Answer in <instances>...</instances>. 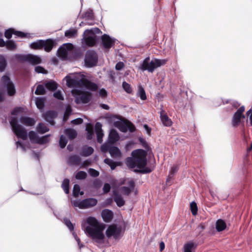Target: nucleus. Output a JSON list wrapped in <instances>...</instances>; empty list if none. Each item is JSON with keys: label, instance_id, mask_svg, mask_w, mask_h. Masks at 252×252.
Instances as JSON below:
<instances>
[{"label": "nucleus", "instance_id": "obj_59", "mask_svg": "<svg viewBox=\"0 0 252 252\" xmlns=\"http://www.w3.org/2000/svg\"><path fill=\"white\" fill-rule=\"evenodd\" d=\"M89 173L91 176L94 177H96L99 176V172L93 168H90L89 169Z\"/></svg>", "mask_w": 252, "mask_h": 252}, {"label": "nucleus", "instance_id": "obj_16", "mask_svg": "<svg viewBox=\"0 0 252 252\" xmlns=\"http://www.w3.org/2000/svg\"><path fill=\"white\" fill-rule=\"evenodd\" d=\"M128 187H122L121 188V191L124 195H128L135 187V182L133 180H130L128 182Z\"/></svg>", "mask_w": 252, "mask_h": 252}, {"label": "nucleus", "instance_id": "obj_5", "mask_svg": "<svg viewBox=\"0 0 252 252\" xmlns=\"http://www.w3.org/2000/svg\"><path fill=\"white\" fill-rule=\"evenodd\" d=\"M10 124L14 134L18 138H20L23 140H26L27 139V131L24 127L18 124L17 118L15 117H11L10 120Z\"/></svg>", "mask_w": 252, "mask_h": 252}, {"label": "nucleus", "instance_id": "obj_4", "mask_svg": "<svg viewBox=\"0 0 252 252\" xmlns=\"http://www.w3.org/2000/svg\"><path fill=\"white\" fill-rule=\"evenodd\" d=\"M167 62V59L153 58L151 60L150 57H147L140 63L139 68L142 71L147 70L153 73L156 68L164 65Z\"/></svg>", "mask_w": 252, "mask_h": 252}, {"label": "nucleus", "instance_id": "obj_6", "mask_svg": "<svg viewBox=\"0 0 252 252\" xmlns=\"http://www.w3.org/2000/svg\"><path fill=\"white\" fill-rule=\"evenodd\" d=\"M73 45L71 43H64L57 50V55L62 60H66L73 53Z\"/></svg>", "mask_w": 252, "mask_h": 252}, {"label": "nucleus", "instance_id": "obj_53", "mask_svg": "<svg viewBox=\"0 0 252 252\" xmlns=\"http://www.w3.org/2000/svg\"><path fill=\"white\" fill-rule=\"evenodd\" d=\"M14 32H15V31L12 29L6 30L4 33L5 37L8 39H10L12 34H14Z\"/></svg>", "mask_w": 252, "mask_h": 252}, {"label": "nucleus", "instance_id": "obj_49", "mask_svg": "<svg viewBox=\"0 0 252 252\" xmlns=\"http://www.w3.org/2000/svg\"><path fill=\"white\" fill-rule=\"evenodd\" d=\"M67 143V140L66 137L63 135H62L59 140V145L60 147L62 149L64 148L66 145Z\"/></svg>", "mask_w": 252, "mask_h": 252}, {"label": "nucleus", "instance_id": "obj_45", "mask_svg": "<svg viewBox=\"0 0 252 252\" xmlns=\"http://www.w3.org/2000/svg\"><path fill=\"white\" fill-rule=\"evenodd\" d=\"M45 92L46 91L44 86L42 85H38L35 91V94L37 95H42L45 94Z\"/></svg>", "mask_w": 252, "mask_h": 252}, {"label": "nucleus", "instance_id": "obj_22", "mask_svg": "<svg viewBox=\"0 0 252 252\" xmlns=\"http://www.w3.org/2000/svg\"><path fill=\"white\" fill-rule=\"evenodd\" d=\"M20 121L21 123L27 126H32L35 123L34 119L28 117H21Z\"/></svg>", "mask_w": 252, "mask_h": 252}, {"label": "nucleus", "instance_id": "obj_55", "mask_svg": "<svg viewBox=\"0 0 252 252\" xmlns=\"http://www.w3.org/2000/svg\"><path fill=\"white\" fill-rule=\"evenodd\" d=\"M226 103H229L231 105V107H232V109H234V108H237L239 106H240V104L238 103V102L235 101V100H227L226 102Z\"/></svg>", "mask_w": 252, "mask_h": 252}, {"label": "nucleus", "instance_id": "obj_63", "mask_svg": "<svg viewBox=\"0 0 252 252\" xmlns=\"http://www.w3.org/2000/svg\"><path fill=\"white\" fill-rule=\"evenodd\" d=\"M127 124V129L131 132H134L135 130V126L130 122L126 123Z\"/></svg>", "mask_w": 252, "mask_h": 252}, {"label": "nucleus", "instance_id": "obj_14", "mask_svg": "<svg viewBox=\"0 0 252 252\" xmlns=\"http://www.w3.org/2000/svg\"><path fill=\"white\" fill-rule=\"evenodd\" d=\"M116 40L115 38H111L106 34H104L101 36L102 43L105 49L110 48L115 44Z\"/></svg>", "mask_w": 252, "mask_h": 252}, {"label": "nucleus", "instance_id": "obj_31", "mask_svg": "<svg viewBox=\"0 0 252 252\" xmlns=\"http://www.w3.org/2000/svg\"><path fill=\"white\" fill-rule=\"evenodd\" d=\"M37 131L38 133L43 134L49 131V129L43 123H40L38 124L36 127Z\"/></svg>", "mask_w": 252, "mask_h": 252}, {"label": "nucleus", "instance_id": "obj_47", "mask_svg": "<svg viewBox=\"0 0 252 252\" xmlns=\"http://www.w3.org/2000/svg\"><path fill=\"white\" fill-rule=\"evenodd\" d=\"M194 248V244L192 242L188 243L184 246V252H192Z\"/></svg>", "mask_w": 252, "mask_h": 252}, {"label": "nucleus", "instance_id": "obj_8", "mask_svg": "<svg viewBox=\"0 0 252 252\" xmlns=\"http://www.w3.org/2000/svg\"><path fill=\"white\" fill-rule=\"evenodd\" d=\"M245 110V107L242 106L234 113L231 121L233 127H237L245 119V116L244 114Z\"/></svg>", "mask_w": 252, "mask_h": 252}, {"label": "nucleus", "instance_id": "obj_48", "mask_svg": "<svg viewBox=\"0 0 252 252\" xmlns=\"http://www.w3.org/2000/svg\"><path fill=\"white\" fill-rule=\"evenodd\" d=\"M122 86L124 90L128 94H131L132 92V89L130 84L126 82H123Z\"/></svg>", "mask_w": 252, "mask_h": 252}, {"label": "nucleus", "instance_id": "obj_15", "mask_svg": "<svg viewBox=\"0 0 252 252\" xmlns=\"http://www.w3.org/2000/svg\"><path fill=\"white\" fill-rule=\"evenodd\" d=\"M160 120L162 124L165 126H170L172 125L171 120L168 117L165 111L161 108L159 112Z\"/></svg>", "mask_w": 252, "mask_h": 252}, {"label": "nucleus", "instance_id": "obj_44", "mask_svg": "<svg viewBox=\"0 0 252 252\" xmlns=\"http://www.w3.org/2000/svg\"><path fill=\"white\" fill-rule=\"evenodd\" d=\"M35 104L38 108L42 109L44 106V99L42 97L36 98Z\"/></svg>", "mask_w": 252, "mask_h": 252}, {"label": "nucleus", "instance_id": "obj_13", "mask_svg": "<svg viewBox=\"0 0 252 252\" xmlns=\"http://www.w3.org/2000/svg\"><path fill=\"white\" fill-rule=\"evenodd\" d=\"M83 43L88 47L94 46L99 40V37L94 34H84Z\"/></svg>", "mask_w": 252, "mask_h": 252}, {"label": "nucleus", "instance_id": "obj_37", "mask_svg": "<svg viewBox=\"0 0 252 252\" xmlns=\"http://www.w3.org/2000/svg\"><path fill=\"white\" fill-rule=\"evenodd\" d=\"M72 112V109L70 105H67L66 107L65 111L64 113L63 117V121L65 122L67 121L69 116L71 115Z\"/></svg>", "mask_w": 252, "mask_h": 252}, {"label": "nucleus", "instance_id": "obj_64", "mask_svg": "<svg viewBox=\"0 0 252 252\" xmlns=\"http://www.w3.org/2000/svg\"><path fill=\"white\" fill-rule=\"evenodd\" d=\"M111 189L110 185L108 183L104 184L103 187V191L105 193H108L110 191Z\"/></svg>", "mask_w": 252, "mask_h": 252}, {"label": "nucleus", "instance_id": "obj_23", "mask_svg": "<svg viewBox=\"0 0 252 252\" xmlns=\"http://www.w3.org/2000/svg\"><path fill=\"white\" fill-rule=\"evenodd\" d=\"M114 201L119 207L124 206L125 204V201L122 196L117 192L114 193Z\"/></svg>", "mask_w": 252, "mask_h": 252}, {"label": "nucleus", "instance_id": "obj_60", "mask_svg": "<svg viewBox=\"0 0 252 252\" xmlns=\"http://www.w3.org/2000/svg\"><path fill=\"white\" fill-rule=\"evenodd\" d=\"M111 147L110 145L107 143H104L101 146V151L102 152L106 153L108 151H109V149Z\"/></svg>", "mask_w": 252, "mask_h": 252}, {"label": "nucleus", "instance_id": "obj_1", "mask_svg": "<svg viewBox=\"0 0 252 252\" xmlns=\"http://www.w3.org/2000/svg\"><path fill=\"white\" fill-rule=\"evenodd\" d=\"M85 233L95 243L101 244L104 239V225L99 222L94 217H89L82 223Z\"/></svg>", "mask_w": 252, "mask_h": 252}, {"label": "nucleus", "instance_id": "obj_26", "mask_svg": "<svg viewBox=\"0 0 252 252\" xmlns=\"http://www.w3.org/2000/svg\"><path fill=\"white\" fill-rule=\"evenodd\" d=\"M109 153L111 157L113 158H120L121 156V151L118 148L111 146L109 149Z\"/></svg>", "mask_w": 252, "mask_h": 252}, {"label": "nucleus", "instance_id": "obj_57", "mask_svg": "<svg viewBox=\"0 0 252 252\" xmlns=\"http://www.w3.org/2000/svg\"><path fill=\"white\" fill-rule=\"evenodd\" d=\"M53 96L59 100H63V96L61 91L58 90L53 94Z\"/></svg>", "mask_w": 252, "mask_h": 252}, {"label": "nucleus", "instance_id": "obj_40", "mask_svg": "<svg viewBox=\"0 0 252 252\" xmlns=\"http://www.w3.org/2000/svg\"><path fill=\"white\" fill-rule=\"evenodd\" d=\"M137 95L140 97L141 100H145L147 98L145 91L142 86H139L138 87Z\"/></svg>", "mask_w": 252, "mask_h": 252}, {"label": "nucleus", "instance_id": "obj_18", "mask_svg": "<svg viewBox=\"0 0 252 252\" xmlns=\"http://www.w3.org/2000/svg\"><path fill=\"white\" fill-rule=\"evenodd\" d=\"M97 203V200L94 198H87L82 200L83 209L94 206L96 205Z\"/></svg>", "mask_w": 252, "mask_h": 252}, {"label": "nucleus", "instance_id": "obj_58", "mask_svg": "<svg viewBox=\"0 0 252 252\" xmlns=\"http://www.w3.org/2000/svg\"><path fill=\"white\" fill-rule=\"evenodd\" d=\"M72 235L74 236V239L77 241L78 246L79 247V249H81L82 248L84 247V245L81 243L80 239L77 236V234L75 232L72 233Z\"/></svg>", "mask_w": 252, "mask_h": 252}, {"label": "nucleus", "instance_id": "obj_28", "mask_svg": "<svg viewBox=\"0 0 252 252\" xmlns=\"http://www.w3.org/2000/svg\"><path fill=\"white\" fill-rule=\"evenodd\" d=\"M54 45V42L51 39H47L44 40V45L43 46V48L47 52H50Z\"/></svg>", "mask_w": 252, "mask_h": 252}, {"label": "nucleus", "instance_id": "obj_39", "mask_svg": "<svg viewBox=\"0 0 252 252\" xmlns=\"http://www.w3.org/2000/svg\"><path fill=\"white\" fill-rule=\"evenodd\" d=\"M86 130L87 132L86 138L88 140H91L94 134L93 127L90 126H87Z\"/></svg>", "mask_w": 252, "mask_h": 252}, {"label": "nucleus", "instance_id": "obj_20", "mask_svg": "<svg viewBox=\"0 0 252 252\" xmlns=\"http://www.w3.org/2000/svg\"><path fill=\"white\" fill-rule=\"evenodd\" d=\"M119 139V135L117 131L114 129H112L109 133L108 136L109 142L111 144H114Z\"/></svg>", "mask_w": 252, "mask_h": 252}, {"label": "nucleus", "instance_id": "obj_36", "mask_svg": "<svg viewBox=\"0 0 252 252\" xmlns=\"http://www.w3.org/2000/svg\"><path fill=\"white\" fill-rule=\"evenodd\" d=\"M178 169L179 167L176 165H174L172 166L170 170L169 174L167 179V181H169V180L173 178L174 175L178 172Z\"/></svg>", "mask_w": 252, "mask_h": 252}, {"label": "nucleus", "instance_id": "obj_10", "mask_svg": "<svg viewBox=\"0 0 252 252\" xmlns=\"http://www.w3.org/2000/svg\"><path fill=\"white\" fill-rule=\"evenodd\" d=\"M122 232V227L112 224L108 226L106 230V236L108 238L113 237L115 239L120 238Z\"/></svg>", "mask_w": 252, "mask_h": 252}, {"label": "nucleus", "instance_id": "obj_11", "mask_svg": "<svg viewBox=\"0 0 252 252\" xmlns=\"http://www.w3.org/2000/svg\"><path fill=\"white\" fill-rule=\"evenodd\" d=\"M1 84L4 87L6 88L8 95L12 96L14 95L16 93L15 86L8 76L4 75L2 77Z\"/></svg>", "mask_w": 252, "mask_h": 252}, {"label": "nucleus", "instance_id": "obj_7", "mask_svg": "<svg viewBox=\"0 0 252 252\" xmlns=\"http://www.w3.org/2000/svg\"><path fill=\"white\" fill-rule=\"evenodd\" d=\"M71 93L75 97V102L77 104L87 103L91 100V95L89 93L83 92L76 88L73 89Z\"/></svg>", "mask_w": 252, "mask_h": 252}, {"label": "nucleus", "instance_id": "obj_56", "mask_svg": "<svg viewBox=\"0 0 252 252\" xmlns=\"http://www.w3.org/2000/svg\"><path fill=\"white\" fill-rule=\"evenodd\" d=\"M96 132V137H97V141L99 143H101L102 142V138L103 136V133L102 130L98 131Z\"/></svg>", "mask_w": 252, "mask_h": 252}, {"label": "nucleus", "instance_id": "obj_43", "mask_svg": "<svg viewBox=\"0 0 252 252\" xmlns=\"http://www.w3.org/2000/svg\"><path fill=\"white\" fill-rule=\"evenodd\" d=\"M77 34V31L75 29H71L67 30L64 33L66 37L71 38L75 36Z\"/></svg>", "mask_w": 252, "mask_h": 252}, {"label": "nucleus", "instance_id": "obj_32", "mask_svg": "<svg viewBox=\"0 0 252 252\" xmlns=\"http://www.w3.org/2000/svg\"><path fill=\"white\" fill-rule=\"evenodd\" d=\"M82 18H85L88 20H93L94 19V15L93 11L92 9H89L87 10L84 15H82Z\"/></svg>", "mask_w": 252, "mask_h": 252}, {"label": "nucleus", "instance_id": "obj_12", "mask_svg": "<svg viewBox=\"0 0 252 252\" xmlns=\"http://www.w3.org/2000/svg\"><path fill=\"white\" fill-rule=\"evenodd\" d=\"M18 58L22 61H26L33 64L36 65L41 63L40 58L36 55L28 54L27 55H18Z\"/></svg>", "mask_w": 252, "mask_h": 252}, {"label": "nucleus", "instance_id": "obj_52", "mask_svg": "<svg viewBox=\"0 0 252 252\" xmlns=\"http://www.w3.org/2000/svg\"><path fill=\"white\" fill-rule=\"evenodd\" d=\"M80 190V186L77 184H75L73 188V195L74 197L78 196Z\"/></svg>", "mask_w": 252, "mask_h": 252}, {"label": "nucleus", "instance_id": "obj_9", "mask_svg": "<svg viewBox=\"0 0 252 252\" xmlns=\"http://www.w3.org/2000/svg\"><path fill=\"white\" fill-rule=\"evenodd\" d=\"M98 57L94 50L87 51L85 57V64L87 67H91L95 65L97 63Z\"/></svg>", "mask_w": 252, "mask_h": 252}, {"label": "nucleus", "instance_id": "obj_51", "mask_svg": "<svg viewBox=\"0 0 252 252\" xmlns=\"http://www.w3.org/2000/svg\"><path fill=\"white\" fill-rule=\"evenodd\" d=\"M190 210L193 215H196L197 213V206L194 202H192L190 204Z\"/></svg>", "mask_w": 252, "mask_h": 252}, {"label": "nucleus", "instance_id": "obj_34", "mask_svg": "<svg viewBox=\"0 0 252 252\" xmlns=\"http://www.w3.org/2000/svg\"><path fill=\"white\" fill-rule=\"evenodd\" d=\"M7 65V62L4 56L0 55V72H3Z\"/></svg>", "mask_w": 252, "mask_h": 252}, {"label": "nucleus", "instance_id": "obj_38", "mask_svg": "<svg viewBox=\"0 0 252 252\" xmlns=\"http://www.w3.org/2000/svg\"><path fill=\"white\" fill-rule=\"evenodd\" d=\"M69 180L67 179H65L62 184V187L66 194H68L69 192Z\"/></svg>", "mask_w": 252, "mask_h": 252}, {"label": "nucleus", "instance_id": "obj_19", "mask_svg": "<svg viewBox=\"0 0 252 252\" xmlns=\"http://www.w3.org/2000/svg\"><path fill=\"white\" fill-rule=\"evenodd\" d=\"M217 231L220 232L224 230L227 227L226 222L222 219H218L215 223Z\"/></svg>", "mask_w": 252, "mask_h": 252}, {"label": "nucleus", "instance_id": "obj_35", "mask_svg": "<svg viewBox=\"0 0 252 252\" xmlns=\"http://www.w3.org/2000/svg\"><path fill=\"white\" fill-rule=\"evenodd\" d=\"M5 46H6L7 50L11 51H13L16 48V44L12 40L6 41Z\"/></svg>", "mask_w": 252, "mask_h": 252}, {"label": "nucleus", "instance_id": "obj_2", "mask_svg": "<svg viewBox=\"0 0 252 252\" xmlns=\"http://www.w3.org/2000/svg\"><path fill=\"white\" fill-rule=\"evenodd\" d=\"M126 163L129 168H136L134 169L136 173L146 174L152 171L149 167L146 166L147 163V152L143 149L133 151L131 157L126 158Z\"/></svg>", "mask_w": 252, "mask_h": 252}, {"label": "nucleus", "instance_id": "obj_17", "mask_svg": "<svg viewBox=\"0 0 252 252\" xmlns=\"http://www.w3.org/2000/svg\"><path fill=\"white\" fill-rule=\"evenodd\" d=\"M103 220L105 222H110L113 217V213L112 211L109 209H104L102 210L101 213Z\"/></svg>", "mask_w": 252, "mask_h": 252}, {"label": "nucleus", "instance_id": "obj_61", "mask_svg": "<svg viewBox=\"0 0 252 252\" xmlns=\"http://www.w3.org/2000/svg\"><path fill=\"white\" fill-rule=\"evenodd\" d=\"M35 71L38 73L46 74L47 73L45 69L40 66H36L35 67Z\"/></svg>", "mask_w": 252, "mask_h": 252}, {"label": "nucleus", "instance_id": "obj_42", "mask_svg": "<svg viewBox=\"0 0 252 252\" xmlns=\"http://www.w3.org/2000/svg\"><path fill=\"white\" fill-rule=\"evenodd\" d=\"M100 30L98 28H92L90 30H86L84 32V34H99L101 33Z\"/></svg>", "mask_w": 252, "mask_h": 252}, {"label": "nucleus", "instance_id": "obj_46", "mask_svg": "<svg viewBox=\"0 0 252 252\" xmlns=\"http://www.w3.org/2000/svg\"><path fill=\"white\" fill-rule=\"evenodd\" d=\"M50 135V134H47L45 136H42L41 137H39L37 144H44L48 142L49 141Z\"/></svg>", "mask_w": 252, "mask_h": 252}, {"label": "nucleus", "instance_id": "obj_25", "mask_svg": "<svg viewBox=\"0 0 252 252\" xmlns=\"http://www.w3.org/2000/svg\"><path fill=\"white\" fill-rule=\"evenodd\" d=\"M43 45H44V40L39 39L31 43L30 47L32 49L39 50L43 48Z\"/></svg>", "mask_w": 252, "mask_h": 252}, {"label": "nucleus", "instance_id": "obj_30", "mask_svg": "<svg viewBox=\"0 0 252 252\" xmlns=\"http://www.w3.org/2000/svg\"><path fill=\"white\" fill-rule=\"evenodd\" d=\"M45 86L47 89L53 91L57 89L58 85L55 81L51 80L46 82Z\"/></svg>", "mask_w": 252, "mask_h": 252}, {"label": "nucleus", "instance_id": "obj_50", "mask_svg": "<svg viewBox=\"0 0 252 252\" xmlns=\"http://www.w3.org/2000/svg\"><path fill=\"white\" fill-rule=\"evenodd\" d=\"M87 173L85 172L80 171L76 173L75 177L77 179L82 180L85 179L87 177Z\"/></svg>", "mask_w": 252, "mask_h": 252}, {"label": "nucleus", "instance_id": "obj_29", "mask_svg": "<svg viewBox=\"0 0 252 252\" xmlns=\"http://www.w3.org/2000/svg\"><path fill=\"white\" fill-rule=\"evenodd\" d=\"M64 133L70 139H74L77 134L76 131L72 128L65 129L64 130Z\"/></svg>", "mask_w": 252, "mask_h": 252}, {"label": "nucleus", "instance_id": "obj_3", "mask_svg": "<svg viewBox=\"0 0 252 252\" xmlns=\"http://www.w3.org/2000/svg\"><path fill=\"white\" fill-rule=\"evenodd\" d=\"M80 77L78 74L66 76L65 78L67 86L73 88H80L85 87L92 91H95L98 89V86L95 83L83 78H80Z\"/></svg>", "mask_w": 252, "mask_h": 252}, {"label": "nucleus", "instance_id": "obj_21", "mask_svg": "<svg viewBox=\"0 0 252 252\" xmlns=\"http://www.w3.org/2000/svg\"><path fill=\"white\" fill-rule=\"evenodd\" d=\"M57 116L56 113L54 111H48L44 115L45 120L49 122L51 124H53V119Z\"/></svg>", "mask_w": 252, "mask_h": 252}, {"label": "nucleus", "instance_id": "obj_24", "mask_svg": "<svg viewBox=\"0 0 252 252\" xmlns=\"http://www.w3.org/2000/svg\"><path fill=\"white\" fill-rule=\"evenodd\" d=\"M94 151L92 147L85 145L82 148L80 155L83 157H88L93 154Z\"/></svg>", "mask_w": 252, "mask_h": 252}, {"label": "nucleus", "instance_id": "obj_62", "mask_svg": "<svg viewBox=\"0 0 252 252\" xmlns=\"http://www.w3.org/2000/svg\"><path fill=\"white\" fill-rule=\"evenodd\" d=\"M127 126L126 123L121 124L119 126V129L123 132H126L127 130Z\"/></svg>", "mask_w": 252, "mask_h": 252}, {"label": "nucleus", "instance_id": "obj_33", "mask_svg": "<svg viewBox=\"0 0 252 252\" xmlns=\"http://www.w3.org/2000/svg\"><path fill=\"white\" fill-rule=\"evenodd\" d=\"M28 135L30 141L32 143H37L39 137L35 132L31 131Z\"/></svg>", "mask_w": 252, "mask_h": 252}, {"label": "nucleus", "instance_id": "obj_54", "mask_svg": "<svg viewBox=\"0 0 252 252\" xmlns=\"http://www.w3.org/2000/svg\"><path fill=\"white\" fill-rule=\"evenodd\" d=\"M63 221L65 225L67 226L70 231L73 230L74 226L69 219L67 218H64Z\"/></svg>", "mask_w": 252, "mask_h": 252}, {"label": "nucleus", "instance_id": "obj_27", "mask_svg": "<svg viewBox=\"0 0 252 252\" xmlns=\"http://www.w3.org/2000/svg\"><path fill=\"white\" fill-rule=\"evenodd\" d=\"M80 162L81 158L77 155L71 156L68 158V163L71 165H79Z\"/></svg>", "mask_w": 252, "mask_h": 252}, {"label": "nucleus", "instance_id": "obj_41", "mask_svg": "<svg viewBox=\"0 0 252 252\" xmlns=\"http://www.w3.org/2000/svg\"><path fill=\"white\" fill-rule=\"evenodd\" d=\"M104 162L106 164L109 165L112 170L115 169L116 166L118 165L116 162H115L113 160L108 158H105L104 160Z\"/></svg>", "mask_w": 252, "mask_h": 252}]
</instances>
